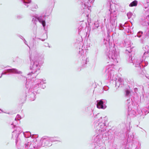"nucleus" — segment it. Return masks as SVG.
<instances>
[{
  "mask_svg": "<svg viewBox=\"0 0 149 149\" xmlns=\"http://www.w3.org/2000/svg\"><path fill=\"white\" fill-rule=\"evenodd\" d=\"M48 47H50V46H49Z\"/></svg>",
  "mask_w": 149,
  "mask_h": 149,
  "instance_id": "nucleus-21",
  "label": "nucleus"
},
{
  "mask_svg": "<svg viewBox=\"0 0 149 149\" xmlns=\"http://www.w3.org/2000/svg\"><path fill=\"white\" fill-rule=\"evenodd\" d=\"M18 36L21 39L23 40L25 39L22 36L19 35H18Z\"/></svg>",
  "mask_w": 149,
  "mask_h": 149,
  "instance_id": "nucleus-17",
  "label": "nucleus"
},
{
  "mask_svg": "<svg viewBox=\"0 0 149 149\" xmlns=\"http://www.w3.org/2000/svg\"><path fill=\"white\" fill-rule=\"evenodd\" d=\"M23 17V16L21 15H18L17 16V18L18 19H20L22 18Z\"/></svg>",
  "mask_w": 149,
  "mask_h": 149,
  "instance_id": "nucleus-16",
  "label": "nucleus"
},
{
  "mask_svg": "<svg viewBox=\"0 0 149 149\" xmlns=\"http://www.w3.org/2000/svg\"><path fill=\"white\" fill-rule=\"evenodd\" d=\"M34 26L33 28V32L34 35H36V30L37 28V26L36 24H34Z\"/></svg>",
  "mask_w": 149,
  "mask_h": 149,
  "instance_id": "nucleus-12",
  "label": "nucleus"
},
{
  "mask_svg": "<svg viewBox=\"0 0 149 149\" xmlns=\"http://www.w3.org/2000/svg\"><path fill=\"white\" fill-rule=\"evenodd\" d=\"M26 133L27 134L24 132H23L22 128L19 126L17 127L16 130L13 132L12 137L13 139L15 138L16 144L17 146H19V143L22 142L21 140L20 137L23 139H25V141L26 139L32 137H31V134L30 132L27 131Z\"/></svg>",
  "mask_w": 149,
  "mask_h": 149,
  "instance_id": "nucleus-3",
  "label": "nucleus"
},
{
  "mask_svg": "<svg viewBox=\"0 0 149 149\" xmlns=\"http://www.w3.org/2000/svg\"><path fill=\"white\" fill-rule=\"evenodd\" d=\"M39 144H40V148L41 146H51L52 143L49 140V137L42 138L40 141H38Z\"/></svg>",
  "mask_w": 149,
  "mask_h": 149,
  "instance_id": "nucleus-5",
  "label": "nucleus"
},
{
  "mask_svg": "<svg viewBox=\"0 0 149 149\" xmlns=\"http://www.w3.org/2000/svg\"><path fill=\"white\" fill-rule=\"evenodd\" d=\"M46 15H45L43 17L42 16H40L37 17H34L33 18L32 22L33 24H36V22L38 21L42 25L43 27L44 28V29H45V26L46 25V23L45 21V17Z\"/></svg>",
  "mask_w": 149,
  "mask_h": 149,
  "instance_id": "nucleus-6",
  "label": "nucleus"
},
{
  "mask_svg": "<svg viewBox=\"0 0 149 149\" xmlns=\"http://www.w3.org/2000/svg\"><path fill=\"white\" fill-rule=\"evenodd\" d=\"M20 117L21 116L17 114L16 116V117L15 118V120H19L21 118Z\"/></svg>",
  "mask_w": 149,
  "mask_h": 149,
  "instance_id": "nucleus-15",
  "label": "nucleus"
},
{
  "mask_svg": "<svg viewBox=\"0 0 149 149\" xmlns=\"http://www.w3.org/2000/svg\"><path fill=\"white\" fill-rule=\"evenodd\" d=\"M24 43L29 48H30V47H29V46L27 45V42L26 41V40H25V39H24Z\"/></svg>",
  "mask_w": 149,
  "mask_h": 149,
  "instance_id": "nucleus-18",
  "label": "nucleus"
},
{
  "mask_svg": "<svg viewBox=\"0 0 149 149\" xmlns=\"http://www.w3.org/2000/svg\"><path fill=\"white\" fill-rule=\"evenodd\" d=\"M23 4L27 6V7H29L30 9L32 11H34V9H37L38 8L37 4L35 3H30L31 0H21Z\"/></svg>",
  "mask_w": 149,
  "mask_h": 149,
  "instance_id": "nucleus-7",
  "label": "nucleus"
},
{
  "mask_svg": "<svg viewBox=\"0 0 149 149\" xmlns=\"http://www.w3.org/2000/svg\"><path fill=\"white\" fill-rule=\"evenodd\" d=\"M19 78L21 79H23L24 80H27V78L26 77L23 76L22 75H21L20 76H19Z\"/></svg>",
  "mask_w": 149,
  "mask_h": 149,
  "instance_id": "nucleus-13",
  "label": "nucleus"
},
{
  "mask_svg": "<svg viewBox=\"0 0 149 149\" xmlns=\"http://www.w3.org/2000/svg\"><path fill=\"white\" fill-rule=\"evenodd\" d=\"M126 92L127 95H129L130 93V91L128 90H126Z\"/></svg>",
  "mask_w": 149,
  "mask_h": 149,
  "instance_id": "nucleus-19",
  "label": "nucleus"
},
{
  "mask_svg": "<svg viewBox=\"0 0 149 149\" xmlns=\"http://www.w3.org/2000/svg\"><path fill=\"white\" fill-rule=\"evenodd\" d=\"M36 139L29 137L26 139V141H22V142L19 143V145L20 149L25 148L26 149H38L40 145Z\"/></svg>",
  "mask_w": 149,
  "mask_h": 149,
  "instance_id": "nucleus-4",
  "label": "nucleus"
},
{
  "mask_svg": "<svg viewBox=\"0 0 149 149\" xmlns=\"http://www.w3.org/2000/svg\"><path fill=\"white\" fill-rule=\"evenodd\" d=\"M44 56L41 55L39 53L35 52L30 56L31 61L30 69L31 72L27 74V78L29 79L36 77L35 73L40 69L41 64L42 62V61L43 59Z\"/></svg>",
  "mask_w": 149,
  "mask_h": 149,
  "instance_id": "nucleus-2",
  "label": "nucleus"
},
{
  "mask_svg": "<svg viewBox=\"0 0 149 149\" xmlns=\"http://www.w3.org/2000/svg\"><path fill=\"white\" fill-rule=\"evenodd\" d=\"M137 5V1H136L135 0L132 2L129 5L130 6L132 7L134 6H136Z\"/></svg>",
  "mask_w": 149,
  "mask_h": 149,
  "instance_id": "nucleus-11",
  "label": "nucleus"
},
{
  "mask_svg": "<svg viewBox=\"0 0 149 149\" xmlns=\"http://www.w3.org/2000/svg\"><path fill=\"white\" fill-rule=\"evenodd\" d=\"M49 138L51 143L55 141H60V139L58 137H49Z\"/></svg>",
  "mask_w": 149,
  "mask_h": 149,
  "instance_id": "nucleus-10",
  "label": "nucleus"
},
{
  "mask_svg": "<svg viewBox=\"0 0 149 149\" xmlns=\"http://www.w3.org/2000/svg\"><path fill=\"white\" fill-rule=\"evenodd\" d=\"M44 35H45L46 36V38L45 39H41V38H36V39H39V40H41L42 41H44L45 39H46L47 38V34H44Z\"/></svg>",
  "mask_w": 149,
  "mask_h": 149,
  "instance_id": "nucleus-14",
  "label": "nucleus"
},
{
  "mask_svg": "<svg viewBox=\"0 0 149 149\" xmlns=\"http://www.w3.org/2000/svg\"><path fill=\"white\" fill-rule=\"evenodd\" d=\"M45 80L37 79L33 81L32 80L26 83V96L30 98L31 101H33L36 99L35 96L38 93L37 89L40 87L44 89L45 87L44 84L46 83Z\"/></svg>",
  "mask_w": 149,
  "mask_h": 149,
  "instance_id": "nucleus-1",
  "label": "nucleus"
},
{
  "mask_svg": "<svg viewBox=\"0 0 149 149\" xmlns=\"http://www.w3.org/2000/svg\"><path fill=\"white\" fill-rule=\"evenodd\" d=\"M103 102L102 100H100L97 103V107L98 109H103Z\"/></svg>",
  "mask_w": 149,
  "mask_h": 149,
  "instance_id": "nucleus-9",
  "label": "nucleus"
},
{
  "mask_svg": "<svg viewBox=\"0 0 149 149\" xmlns=\"http://www.w3.org/2000/svg\"><path fill=\"white\" fill-rule=\"evenodd\" d=\"M7 73H11L16 74H20L22 73V72L20 71H19L18 70L15 68H12L8 69L6 70V71L4 72H2L1 74V75L0 77L1 78L2 75L3 74H6Z\"/></svg>",
  "mask_w": 149,
  "mask_h": 149,
  "instance_id": "nucleus-8",
  "label": "nucleus"
},
{
  "mask_svg": "<svg viewBox=\"0 0 149 149\" xmlns=\"http://www.w3.org/2000/svg\"><path fill=\"white\" fill-rule=\"evenodd\" d=\"M32 47H35V48H36V47H35L34 46V45H33L32 46Z\"/></svg>",
  "mask_w": 149,
  "mask_h": 149,
  "instance_id": "nucleus-20",
  "label": "nucleus"
}]
</instances>
